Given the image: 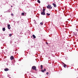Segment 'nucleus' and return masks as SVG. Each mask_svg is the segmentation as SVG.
<instances>
[{
    "mask_svg": "<svg viewBox=\"0 0 78 78\" xmlns=\"http://www.w3.org/2000/svg\"><path fill=\"white\" fill-rule=\"evenodd\" d=\"M33 37L34 38V39H36V36H35V35H32Z\"/></svg>",
    "mask_w": 78,
    "mask_h": 78,
    "instance_id": "nucleus-9",
    "label": "nucleus"
},
{
    "mask_svg": "<svg viewBox=\"0 0 78 78\" xmlns=\"http://www.w3.org/2000/svg\"><path fill=\"white\" fill-rule=\"evenodd\" d=\"M11 7H12V6H11Z\"/></svg>",
    "mask_w": 78,
    "mask_h": 78,
    "instance_id": "nucleus-22",
    "label": "nucleus"
},
{
    "mask_svg": "<svg viewBox=\"0 0 78 78\" xmlns=\"http://www.w3.org/2000/svg\"><path fill=\"white\" fill-rule=\"evenodd\" d=\"M9 36H10L11 37L12 36V35L11 34L9 35Z\"/></svg>",
    "mask_w": 78,
    "mask_h": 78,
    "instance_id": "nucleus-17",
    "label": "nucleus"
},
{
    "mask_svg": "<svg viewBox=\"0 0 78 78\" xmlns=\"http://www.w3.org/2000/svg\"><path fill=\"white\" fill-rule=\"evenodd\" d=\"M8 28L9 29V30H10L11 29V27L10 26V24H8Z\"/></svg>",
    "mask_w": 78,
    "mask_h": 78,
    "instance_id": "nucleus-4",
    "label": "nucleus"
},
{
    "mask_svg": "<svg viewBox=\"0 0 78 78\" xmlns=\"http://www.w3.org/2000/svg\"><path fill=\"white\" fill-rule=\"evenodd\" d=\"M64 66H63V67L65 68H66V64H64Z\"/></svg>",
    "mask_w": 78,
    "mask_h": 78,
    "instance_id": "nucleus-13",
    "label": "nucleus"
},
{
    "mask_svg": "<svg viewBox=\"0 0 78 78\" xmlns=\"http://www.w3.org/2000/svg\"><path fill=\"white\" fill-rule=\"evenodd\" d=\"M46 15H47V16H50V14H48V13H47L46 14Z\"/></svg>",
    "mask_w": 78,
    "mask_h": 78,
    "instance_id": "nucleus-16",
    "label": "nucleus"
},
{
    "mask_svg": "<svg viewBox=\"0 0 78 78\" xmlns=\"http://www.w3.org/2000/svg\"><path fill=\"white\" fill-rule=\"evenodd\" d=\"M11 15L12 16H14V14H13V13H12L11 14Z\"/></svg>",
    "mask_w": 78,
    "mask_h": 78,
    "instance_id": "nucleus-19",
    "label": "nucleus"
},
{
    "mask_svg": "<svg viewBox=\"0 0 78 78\" xmlns=\"http://www.w3.org/2000/svg\"><path fill=\"white\" fill-rule=\"evenodd\" d=\"M40 24L41 25H43V23L42 22Z\"/></svg>",
    "mask_w": 78,
    "mask_h": 78,
    "instance_id": "nucleus-14",
    "label": "nucleus"
},
{
    "mask_svg": "<svg viewBox=\"0 0 78 78\" xmlns=\"http://www.w3.org/2000/svg\"><path fill=\"white\" fill-rule=\"evenodd\" d=\"M41 69H43V66L42 65H41Z\"/></svg>",
    "mask_w": 78,
    "mask_h": 78,
    "instance_id": "nucleus-11",
    "label": "nucleus"
},
{
    "mask_svg": "<svg viewBox=\"0 0 78 78\" xmlns=\"http://www.w3.org/2000/svg\"><path fill=\"white\" fill-rule=\"evenodd\" d=\"M48 74H49L47 72V73H46V74H47V75H48Z\"/></svg>",
    "mask_w": 78,
    "mask_h": 78,
    "instance_id": "nucleus-18",
    "label": "nucleus"
},
{
    "mask_svg": "<svg viewBox=\"0 0 78 78\" xmlns=\"http://www.w3.org/2000/svg\"><path fill=\"white\" fill-rule=\"evenodd\" d=\"M5 71H8V70H9V69H8V68H6L5 69H4Z\"/></svg>",
    "mask_w": 78,
    "mask_h": 78,
    "instance_id": "nucleus-7",
    "label": "nucleus"
},
{
    "mask_svg": "<svg viewBox=\"0 0 78 78\" xmlns=\"http://www.w3.org/2000/svg\"><path fill=\"white\" fill-rule=\"evenodd\" d=\"M37 2H38V3H41V1H39V0H37Z\"/></svg>",
    "mask_w": 78,
    "mask_h": 78,
    "instance_id": "nucleus-12",
    "label": "nucleus"
},
{
    "mask_svg": "<svg viewBox=\"0 0 78 78\" xmlns=\"http://www.w3.org/2000/svg\"><path fill=\"white\" fill-rule=\"evenodd\" d=\"M22 16H24V15H25V13H24L23 12L22 13Z\"/></svg>",
    "mask_w": 78,
    "mask_h": 78,
    "instance_id": "nucleus-15",
    "label": "nucleus"
},
{
    "mask_svg": "<svg viewBox=\"0 0 78 78\" xmlns=\"http://www.w3.org/2000/svg\"><path fill=\"white\" fill-rule=\"evenodd\" d=\"M47 8H48V9H52V7L51 6V5H50L47 6Z\"/></svg>",
    "mask_w": 78,
    "mask_h": 78,
    "instance_id": "nucleus-2",
    "label": "nucleus"
},
{
    "mask_svg": "<svg viewBox=\"0 0 78 78\" xmlns=\"http://www.w3.org/2000/svg\"><path fill=\"white\" fill-rule=\"evenodd\" d=\"M46 43L47 44H48V43H47V42H46Z\"/></svg>",
    "mask_w": 78,
    "mask_h": 78,
    "instance_id": "nucleus-21",
    "label": "nucleus"
},
{
    "mask_svg": "<svg viewBox=\"0 0 78 78\" xmlns=\"http://www.w3.org/2000/svg\"><path fill=\"white\" fill-rule=\"evenodd\" d=\"M14 57H13V56H11V57H10V59L11 60H12L13 59H14Z\"/></svg>",
    "mask_w": 78,
    "mask_h": 78,
    "instance_id": "nucleus-6",
    "label": "nucleus"
},
{
    "mask_svg": "<svg viewBox=\"0 0 78 78\" xmlns=\"http://www.w3.org/2000/svg\"><path fill=\"white\" fill-rule=\"evenodd\" d=\"M62 64H64V62H62Z\"/></svg>",
    "mask_w": 78,
    "mask_h": 78,
    "instance_id": "nucleus-20",
    "label": "nucleus"
},
{
    "mask_svg": "<svg viewBox=\"0 0 78 78\" xmlns=\"http://www.w3.org/2000/svg\"><path fill=\"white\" fill-rule=\"evenodd\" d=\"M45 9H43V12H41V15H43L44 16L45 14Z\"/></svg>",
    "mask_w": 78,
    "mask_h": 78,
    "instance_id": "nucleus-1",
    "label": "nucleus"
},
{
    "mask_svg": "<svg viewBox=\"0 0 78 78\" xmlns=\"http://www.w3.org/2000/svg\"><path fill=\"white\" fill-rule=\"evenodd\" d=\"M41 71L42 72H45V71H46V69H44V70L42 69Z\"/></svg>",
    "mask_w": 78,
    "mask_h": 78,
    "instance_id": "nucleus-5",
    "label": "nucleus"
},
{
    "mask_svg": "<svg viewBox=\"0 0 78 78\" xmlns=\"http://www.w3.org/2000/svg\"><path fill=\"white\" fill-rule=\"evenodd\" d=\"M32 69H33V70H36V71L37 70V69H36V67L35 66H32Z\"/></svg>",
    "mask_w": 78,
    "mask_h": 78,
    "instance_id": "nucleus-3",
    "label": "nucleus"
},
{
    "mask_svg": "<svg viewBox=\"0 0 78 78\" xmlns=\"http://www.w3.org/2000/svg\"><path fill=\"white\" fill-rule=\"evenodd\" d=\"M2 30L3 31H5V28H3L2 29Z\"/></svg>",
    "mask_w": 78,
    "mask_h": 78,
    "instance_id": "nucleus-10",
    "label": "nucleus"
},
{
    "mask_svg": "<svg viewBox=\"0 0 78 78\" xmlns=\"http://www.w3.org/2000/svg\"><path fill=\"white\" fill-rule=\"evenodd\" d=\"M53 5L54 7H56V5L55 4L53 3Z\"/></svg>",
    "mask_w": 78,
    "mask_h": 78,
    "instance_id": "nucleus-8",
    "label": "nucleus"
}]
</instances>
